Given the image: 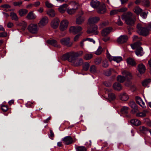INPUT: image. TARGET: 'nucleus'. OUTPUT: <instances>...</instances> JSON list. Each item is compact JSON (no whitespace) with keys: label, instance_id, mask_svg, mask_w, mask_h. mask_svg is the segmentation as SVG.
<instances>
[{"label":"nucleus","instance_id":"f257e3e1","mask_svg":"<svg viewBox=\"0 0 151 151\" xmlns=\"http://www.w3.org/2000/svg\"><path fill=\"white\" fill-rule=\"evenodd\" d=\"M122 19L125 21L126 23L129 25H132L136 21L135 17L130 12L122 16Z\"/></svg>","mask_w":151,"mask_h":151},{"label":"nucleus","instance_id":"f03ea898","mask_svg":"<svg viewBox=\"0 0 151 151\" xmlns=\"http://www.w3.org/2000/svg\"><path fill=\"white\" fill-rule=\"evenodd\" d=\"M151 29V24H149L148 27H143L141 24H139L137 26V32L139 35L144 36L148 35L149 31Z\"/></svg>","mask_w":151,"mask_h":151},{"label":"nucleus","instance_id":"7ed1b4c3","mask_svg":"<svg viewBox=\"0 0 151 151\" xmlns=\"http://www.w3.org/2000/svg\"><path fill=\"white\" fill-rule=\"evenodd\" d=\"M141 44V42L139 41L131 45L132 49H136L135 52L136 55L138 56H142L144 54L142 47L140 46Z\"/></svg>","mask_w":151,"mask_h":151},{"label":"nucleus","instance_id":"20e7f679","mask_svg":"<svg viewBox=\"0 0 151 151\" xmlns=\"http://www.w3.org/2000/svg\"><path fill=\"white\" fill-rule=\"evenodd\" d=\"M122 74L125 77L120 75L118 76L117 77V80L120 82L123 83L125 80L129 81L132 78V75L129 72L124 70L122 72Z\"/></svg>","mask_w":151,"mask_h":151},{"label":"nucleus","instance_id":"39448f33","mask_svg":"<svg viewBox=\"0 0 151 151\" xmlns=\"http://www.w3.org/2000/svg\"><path fill=\"white\" fill-rule=\"evenodd\" d=\"M73 58L72 60H70V62L72 65L75 66H78L81 65L83 63V60L81 58H77L74 55Z\"/></svg>","mask_w":151,"mask_h":151},{"label":"nucleus","instance_id":"423d86ee","mask_svg":"<svg viewBox=\"0 0 151 151\" xmlns=\"http://www.w3.org/2000/svg\"><path fill=\"white\" fill-rule=\"evenodd\" d=\"M27 29L31 33L36 34L37 33L38 28L37 24L35 23H30L28 26Z\"/></svg>","mask_w":151,"mask_h":151},{"label":"nucleus","instance_id":"0eeeda50","mask_svg":"<svg viewBox=\"0 0 151 151\" xmlns=\"http://www.w3.org/2000/svg\"><path fill=\"white\" fill-rule=\"evenodd\" d=\"M48 18L47 16L43 17L40 19L38 23V26L40 27H44L48 24Z\"/></svg>","mask_w":151,"mask_h":151},{"label":"nucleus","instance_id":"6e6552de","mask_svg":"<svg viewBox=\"0 0 151 151\" xmlns=\"http://www.w3.org/2000/svg\"><path fill=\"white\" fill-rule=\"evenodd\" d=\"M107 11L106 6L103 3H101L97 9V12L99 14L105 13Z\"/></svg>","mask_w":151,"mask_h":151},{"label":"nucleus","instance_id":"1a4fd4ad","mask_svg":"<svg viewBox=\"0 0 151 151\" xmlns=\"http://www.w3.org/2000/svg\"><path fill=\"white\" fill-rule=\"evenodd\" d=\"M82 29V27L80 26H71L69 30L70 32L75 34L79 33Z\"/></svg>","mask_w":151,"mask_h":151},{"label":"nucleus","instance_id":"9d476101","mask_svg":"<svg viewBox=\"0 0 151 151\" xmlns=\"http://www.w3.org/2000/svg\"><path fill=\"white\" fill-rule=\"evenodd\" d=\"M68 22L66 20H64L62 21L60 26V29L61 31H63L66 30L68 26Z\"/></svg>","mask_w":151,"mask_h":151},{"label":"nucleus","instance_id":"9b49d317","mask_svg":"<svg viewBox=\"0 0 151 151\" xmlns=\"http://www.w3.org/2000/svg\"><path fill=\"white\" fill-rule=\"evenodd\" d=\"M60 42L62 45L68 47L71 46L72 44V43L70 42V38L68 37L62 39L61 40Z\"/></svg>","mask_w":151,"mask_h":151},{"label":"nucleus","instance_id":"f8f14e48","mask_svg":"<svg viewBox=\"0 0 151 151\" xmlns=\"http://www.w3.org/2000/svg\"><path fill=\"white\" fill-rule=\"evenodd\" d=\"M97 27L96 25H93L89 27L87 31V32L88 34L93 33L95 35H97L98 34V32L97 30Z\"/></svg>","mask_w":151,"mask_h":151},{"label":"nucleus","instance_id":"ddd939ff","mask_svg":"<svg viewBox=\"0 0 151 151\" xmlns=\"http://www.w3.org/2000/svg\"><path fill=\"white\" fill-rule=\"evenodd\" d=\"M74 54L71 53H67L63 55L62 59L63 60H68L70 62V60H72L73 58Z\"/></svg>","mask_w":151,"mask_h":151},{"label":"nucleus","instance_id":"4468645a","mask_svg":"<svg viewBox=\"0 0 151 151\" xmlns=\"http://www.w3.org/2000/svg\"><path fill=\"white\" fill-rule=\"evenodd\" d=\"M135 100L137 103L142 107L143 108H146L145 102L143 101L141 97L138 96H136Z\"/></svg>","mask_w":151,"mask_h":151},{"label":"nucleus","instance_id":"2eb2a0df","mask_svg":"<svg viewBox=\"0 0 151 151\" xmlns=\"http://www.w3.org/2000/svg\"><path fill=\"white\" fill-rule=\"evenodd\" d=\"M60 21L58 19L56 18L53 19L51 22V26L54 29H56L58 27Z\"/></svg>","mask_w":151,"mask_h":151},{"label":"nucleus","instance_id":"dca6fc26","mask_svg":"<svg viewBox=\"0 0 151 151\" xmlns=\"http://www.w3.org/2000/svg\"><path fill=\"white\" fill-rule=\"evenodd\" d=\"M64 144L68 145L71 144L73 141L72 138L70 136H68L64 137L63 139Z\"/></svg>","mask_w":151,"mask_h":151},{"label":"nucleus","instance_id":"f3484780","mask_svg":"<svg viewBox=\"0 0 151 151\" xmlns=\"http://www.w3.org/2000/svg\"><path fill=\"white\" fill-rule=\"evenodd\" d=\"M127 8H122L118 10H112L110 11V14L111 16H113L119 12H125L127 10Z\"/></svg>","mask_w":151,"mask_h":151},{"label":"nucleus","instance_id":"a211bd4d","mask_svg":"<svg viewBox=\"0 0 151 151\" xmlns=\"http://www.w3.org/2000/svg\"><path fill=\"white\" fill-rule=\"evenodd\" d=\"M128 39V37L127 35H122L117 39V41L119 43H123L126 42Z\"/></svg>","mask_w":151,"mask_h":151},{"label":"nucleus","instance_id":"6ab92c4d","mask_svg":"<svg viewBox=\"0 0 151 151\" xmlns=\"http://www.w3.org/2000/svg\"><path fill=\"white\" fill-rule=\"evenodd\" d=\"M129 105L130 107L133 109V110H132V111L133 113H134L137 111V106L134 101H130L129 103Z\"/></svg>","mask_w":151,"mask_h":151},{"label":"nucleus","instance_id":"aec40b11","mask_svg":"<svg viewBox=\"0 0 151 151\" xmlns=\"http://www.w3.org/2000/svg\"><path fill=\"white\" fill-rule=\"evenodd\" d=\"M100 20V18L98 17H90L88 20V22L89 24L97 23Z\"/></svg>","mask_w":151,"mask_h":151},{"label":"nucleus","instance_id":"412c9836","mask_svg":"<svg viewBox=\"0 0 151 151\" xmlns=\"http://www.w3.org/2000/svg\"><path fill=\"white\" fill-rule=\"evenodd\" d=\"M112 28L110 27H106L102 31L101 34L102 36L105 37L109 34L111 31Z\"/></svg>","mask_w":151,"mask_h":151},{"label":"nucleus","instance_id":"4be33fe9","mask_svg":"<svg viewBox=\"0 0 151 151\" xmlns=\"http://www.w3.org/2000/svg\"><path fill=\"white\" fill-rule=\"evenodd\" d=\"M137 69L141 74L144 73L146 70L145 67L142 63H140L138 65Z\"/></svg>","mask_w":151,"mask_h":151},{"label":"nucleus","instance_id":"5701e85b","mask_svg":"<svg viewBox=\"0 0 151 151\" xmlns=\"http://www.w3.org/2000/svg\"><path fill=\"white\" fill-rule=\"evenodd\" d=\"M119 96V99L122 101H126L128 100L129 98L128 95L124 92L120 93Z\"/></svg>","mask_w":151,"mask_h":151},{"label":"nucleus","instance_id":"b1692460","mask_svg":"<svg viewBox=\"0 0 151 151\" xmlns=\"http://www.w3.org/2000/svg\"><path fill=\"white\" fill-rule=\"evenodd\" d=\"M37 17L36 15L33 13V12L31 11L28 13L26 18L28 19L32 20L35 19Z\"/></svg>","mask_w":151,"mask_h":151},{"label":"nucleus","instance_id":"393cba45","mask_svg":"<svg viewBox=\"0 0 151 151\" xmlns=\"http://www.w3.org/2000/svg\"><path fill=\"white\" fill-rule=\"evenodd\" d=\"M18 26L21 27V29L24 31L26 29L27 26V23L24 21H22L20 22L17 24Z\"/></svg>","mask_w":151,"mask_h":151},{"label":"nucleus","instance_id":"a878e982","mask_svg":"<svg viewBox=\"0 0 151 151\" xmlns=\"http://www.w3.org/2000/svg\"><path fill=\"white\" fill-rule=\"evenodd\" d=\"M100 4L98 1H91L90 2L91 6L94 8H98Z\"/></svg>","mask_w":151,"mask_h":151},{"label":"nucleus","instance_id":"bb28decb","mask_svg":"<svg viewBox=\"0 0 151 151\" xmlns=\"http://www.w3.org/2000/svg\"><path fill=\"white\" fill-rule=\"evenodd\" d=\"M113 88L116 90L119 91L122 88L121 84L119 83L116 82L114 84L113 86Z\"/></svg>","mask_w":151,"mask_h":151},{"label":"nucleus","instance_id":"cd10ccee","mask_svg":"<svg viewBox=\"0 0 151 151\" xmlns=\"http://www.w3.org/2000/svg\"><path fill=\"white\" fill-rule=\"evenodd\" d=\"M85 18L84 17L79 16L76 19V22L77 24H81L84 21Z\"/></svg>","mask_w":151,"mask_h":151},{"label":"nucleus","instance_id":"c85d7f7f","mask_svg":"<svg viewBox=\"0 0 151 151\" xmlns=\"http://www.w3.org/2000/svg\"><path fill=\"white\" fill-rule=\"evenodd\" d=\"M67 6V4H63L60 6L58 8V10L60 13H63L65 11L66 9Z\"/></svg>","mask_w":151,"mask_h":151},{"label":"nucleus","instance_id":"c756f323","mask_svg":"<svg viewBox=\"0 0 151 151\" xmlns=\"http://www.w3.org/2000/svg\"><path fill=\"white\" fill-rule=\"evenodd\" d=\"M130 122L132 124L136 126H138L141 124V122L137 119H132L130 121Z\"/></svg>","mask_w":151,"mask_h":151},{"label":"nucleus","instance_id":"7c9ffc66","mask_svg":"<svg viewBox=\"0 0 151 151\" xmlns=\"http://www.w3.org/2000/svg\"><path fill=\"white\" fill-rule=\"evenodd\" d=\"M47 42L49 44L53 45L55 47H58V45L57 44V41L54 40H49L47 41Z\"/></svg>","mask_w":151,"mask_h":151},{"label":"nucleus","instance_id":"2f4dec72","mask_svg":"<svg viewBox=\"0 0 151 151\" xmlns=\"http://www.w3.org/2000/svg\"><path fill=\"white\" fill-rule=\"evenodd\" d=\"M46 13L50 17H54L55 15V12L52 9H50L47 11Z\"/></svg>","mask_w":151,"mask_h":151},{"label":"nucleus","instance_id":"473e14b6","mask_svg":"<svg viewBox=\"0 0 151 151\" xmlns=\"http://www.w3.org/2000/svg\"><path fill=\"white\" fill-rule=\"evenodd\" d=\"M127 63L132 66H135L136 63L134 59L129 58L127 59Z\"/></svg>","mask_w":151,"mask_h":151},{"label":"nucleus","instance_id":"72a5a7b5","mask_svg":"<svg viewBox=\"0 0 151 151\" xmlns=\"http://www.w3.org/2000/svg\"><path fill=\"white\" fill-rule=\"evenodd\" d=\"M78 7L70 9L68 8L67 10V12L69 14H73L75 13Z\"/></svg>","mask_w":151,"mask_h":151},{"label":"nucleus","instance_id":"f704fd0d","mask_svg":"<svg viewBox=\"0 0 151 151\" xmlns=\"http://www.w3.org/2000/svg\"><path fill=\"white\" fill-rule=\"evenodd\" d=\"M147 111V110H144L143 111L137 114L136 116L138 117H144L146 115V114Z\"/></svg>","mask_w":151,"mask_h":151},{"label":"nucleus","instance_id":"c9c22d12","mask_svg":"<svg viewBox=\"0 0 151 151\" xmlns=\"http://www.w3.org/2000/svg\"><path fill=\"white\" fill-rule=\"evenodd\" d=\"M28 11L25 9H21L19 11V13L21 16H24L27 13Z\"/></svg>","mask_w":151,"mask_h":151},{"label":"nucleus","instance_id":"e433bc0d","mask_svg":"<svg viewBox=\"0 0 151 151\" xmlns=\"http://www.w3.org/2000/svg\"><path fill=\"white\" fill-rule=\"evenodd\" d=\"M76 151H86L87 149L84 146H76L75 147Z\"/></svg>","mask_w":151,"mask_h":151},{"label":"nucleus","instance_id":"4c0bfd02","mask_svg":"<svg viewBox=\"0 0 151 151\" xmlns=\"http://www.w3.org/2000/svg\"><path fill=\"white\" fill-rule=\"evenodd\" d=\"M139 130L141 132L144 134L146 133L150 130L144 126L140 127L139 128Z\"/></svg>","mask_w":151,"mask_h":151},{"label":"nucleus","instance_id":"58836bf2","mask_svg":"<svg viewBox=\"0 0 151 151\" xmlns=\"http://www.w3.org/2000/svg\"><path fill=\"white\" fill-rule=\"evenodd\" d=\"M129 108L127 106H124L121 109V111L122 114H125L128 112Z\"/></svg>","mask_w":151,"mask_h":151},{"label":"nucleus","instance_id":"ea45409f","mask_svg":"<svg viewBox=\"0 0 151 151\" xmlns=\"http://www.w3.org/2000/svg\"><path fill=\"white\" fill-rule=\"evenodd\" d=\"M134 12L137 15H139L142 12V9L138 7H135L133 10Z\"/></svg>","mask_w":151,"mask_h":151},{"label":"nucleus","instance_id":"a19ab883","mask_svg":"<svg viewBox=\"0 0 151 151\" xmlns=\"http://www.w3.org/2000/svg\"><path fill=\"white\" fill-rule=\"evenodd\" d=\"M10 16L12 20L17 21L18 19V18L17 14L14 12H11L10 14Z\"/></svg>","mask_w":151,"mask_h":151},{"label":"nucleus","instance_id":"79ce46f5","mask_svg":"<svg viewBox=\"0 0 151 151\" xmlns=\"http://www.w3.org/2000/svg\"><path fill=\"white\" fill-rule=\"evenodd\" d=\"M150 82H151V79H148L142 82V84L143 86H146Z\"/></svg>","mask_w":151,"mask_h":151},{"label":"nucleus","instance_id":"37998d69","mask_svg":"<svg viewBox=\"0 0 151 151\" xmlns=\"http://www.w3.org/2000/svg\"><path fill=\"white\" fill-rule=\"evenodd\" d=\"M93 55L91 54L86 53L83 57V58L86 60H89L92 58Z\"/></svg>","mask_w":151,"mask_h":151},{"label":"nucleus","instance_id":"c03bdc74","mask_svg":"<svg viewBox=\"0 0 151 151\" xmlns=\"http://www.w3.org/2000/svg\"><path fill=\"white\" fill-rule=\"evenodd\" d=\"M70 4H71L72 6H73L74 8L78 7V8L79 4L77 2L75 1H72L70 3Z\"/></svg>","mask_w":151,"mask_h":151},{"label":"nucleus","instance_id":"a18cd8bd","mask_svg":"<svg viewBox=\"0 0 151 151\" xmlns=\"http://www.w3.org/2000/svg\"><path fill=\"white\" fill-rule=\"evenodd\" d=\"M108 98L110 101L113 100L116 98V96L114 93H110L108 94Z\"/></svg>","mask_w":151,"mask_h":151},{"label":"nucleus","instance_id":"49530a36","mask_svg":"<svg viewBox=\"0 0 151 151\" xmlns=\"http://www.w3.org/2000/svg\"><path fill=\"white\" fill-rule=\"evenodd\" d=\"M122 60V58L120 56L113 57V60L117 63H119Z\"/></svg>","mask_w":151,"mask_h":151},{"label":"nucleus","instance_id":"de8ad7c7","mask_svg":"<svg viewBox=\"0 0 151 151\" xmlns=\"http://www.w3.org/2000/svg\"><path fill=\"white\" fill-rule=\"evenodd\" d=\"M90 65L87 62L85 63L83 65V70L84 71H86L88 70L89 68Z\"/></svg>","mask_w":151,"mask_h":151},{"label":"nucleus","instance_id":"09e8293b","mask_svg":"<svg viewBox=\"0 0 151 151\" xmlns=\"http://www.w3.org/2000/svg\"><path fill=\"white\" fill-rule=\"evenodd\" d=\"M103 49L101 46L99 47L97 50L95 52V54L97 55H99L101 54Z\"/></svg>","mask_w":151,"mask_h":151},{"label":"nucleus","instance_id":"8fccbe9b","mask_svg":"<svg viewBox=\"0 0 151 151\" xmlns=\"http://www.w3.org/2000/svg\"><path fill=\"white\" fill-rule=\"evenodd\" d=\"M90 71L91 73H94L96 72V68L95 65H91L90 68Z\"/></svg>","mask_w":151,"mask_h":151},{"label":"nucleus","instance_id":"3c124183","mask_svg":"<svg viewBox=\"0 0 151 151\" xmlns=\"http://www.w3.org/2000/svg\"><path fill=\"white\" fill-rule=\"evenodd\" d=\"M141 3L142 5L145 7H148L150 5L149 1H142Z\"/></svg>","mask_w":151,"mask_h":151},{"label":"nucleus","instance_id":"603ef678","mask_svg":"<svg viewBox=\"0 0 151 151\" xmlns=\"http://www.w3.org/2000/svg\"><path fill=\"white\" fill-rule=\"evenodd\" d=\"M102 66L103 67L107 68L109 66L108 62L107 60H105L102 62Z\"/></svg>","mask_w":151,"mask_h":151},{"label":"nucleus","instance_id":"864d4df0","mask_svg":"<svg viewBox=\"0 0 151 151\" xmlns=\"http://www.w3.org/2000/svg\"><path fill=\"white\" fill-rule=\"evenodd\" d=\"M114 71V70L112 69H110L108 70L105 72L104 74L106 76H109L111 75V71Z\"/></svg>","mask_w":151,"mask_h":151},{"label":"nucleus","instance_id":"5fc2aeb1","mask_svg":"<svg viewBox=\"0 0 151 151\" xmlns=\"http://www.w3.org/2000/svg\"><path fill=\"white\" fill-rule=\"evenodd\" d=\"M22 3V2L21 1H15L13 3L14 5L15 6H20Z\"/></svg>","mask_w":151,"mask_h":151},{"label":"nucleus","instance_id":"6e6d98bb","mask_svg":"<svg viewBox=\"0 0 151 151\" xmlns=\"http://www.w3.org/2000/svg\"><path fill=\"white\" fill-rule=\"evenodd\" d=\"M148 14V12H143L140 14L141 16L144 19H145L147 16V15Z\"/></svg>","mask_w":151,"mask_h":151},{"label":"nucleus","instance_id":"4d7b16f0","mask_svg":"<svg viewBox=\"0 0 151 151\" xmlns=\"http://www.w3.org/2000/svg\"><path fill=\"white\" fill-rule=\"evenodd\" d=\"M45 5L47 8H52L53 7V5L50 3L48 1H47L45 2Z\"/></svg>","mask_w":151,"mask_h":151},{"label":"nucleus","instance_id":"13d9d810","mask_svg":"<svg viewBox=\"0 0 151 151\" xmlns=\"http://www.w3.org/2000/svg\"><path fill=\"white\" fill-rule=\"evenodd\" d=\"M101 61V58H97L94 60V62L96 64L98 65L100 64Z\"/></svg>","mask_w":151,"mask_h":151},{"label":"nucleus","instance_id":"bf43d9fd","mask_svg":"<svg viewBox=\"0 0 151 151\" xmlns=\"http://www.w3.org/2000/svg\"><path fill=\"white\" fill-rule=\"evenodd\" d=\"M1 109L4 111L6 112L7 110L8 109L7 106L3 105L1 106Z\"/></svg>","mask_w":151,"mask_h":151},{"label":"nucleus","instance_id":"052dcab7","mask_svg":"<svg viewBox=\"0 0 151 151\" xmlns=\"http://www.w3.org/2000/svg\"><path fill=\"white\" fill-rule=\"evenodd\" d=\"M116 24L119 26H122L123 25V23L122 22L120 17L118 19L117 22H116Z\"/></svg>","mask_w":151,"mask_h":151},{"label":"nucleus","instance_id":"680f3d73","mask_svg":"<svg viewBox=\"0 0 151 151\" xmlns=\"http://www.w3.org/2000/svg\"><path fill=\"white\" fill-rule=\"evenodd\" d=\"M141 39L139 38L136 35L134 36L133 37V40L134 41H137Z\"/></svg>","mask_w":151,"mask_h":151},{"label":"nucleus","instance_id":"e2e57ef3","mask_svg":"<svg viewBox=\"0 0 151 151\" xmlns=\"http://www.w3.org/2000/svg\"><path fill=\"white\" fill-rule=\"evenodd\" d=\"M86 41L85 39H83L82 41L80 42V46L82 48H83L84 46V42Z\"/></svg>","mask_w":151,"mask_h":151},{"label":"nucleus","instance_id":"0e129e2a","mask_svg":"<svg viewBox=\"0 0 151 151\" xmlns=\"http://www.w3.org/2000/svg\"><path fill=\"white\" fill-rule=\"evenodd\" d=\"M107 57L110 61H111L113 60V57L111 56L109 53L107 54Z\"/></svg>","mask_w":151,"mask_h":151},{"label":"nucleus","instance_id":"69168bd1","mask_svg":"<svg viewBox=\"0 0 151 151\" xmlns=\"http://www.w3.org/2000/svg\"><path fill=\"white\" fill-rule=\"evenodd\" d=\"M13 26V24L11 22H9L7 24V27L8 28H11Z\"/></svg>","mask_w":151,"mask_h":151},{"label":"nucleus","instance_id":"338daca9","mask_svg":"<svg viewBox=\"0 0 151 151\" xmlns=\"http://www.w3.org/2000/svg\"><path fill=\"white\" fill-rule=\"evenodd\" d=\"M82 33V32L81 34H78L75 36L74 39V40L75 41H77L78 40L79 37L81 35Z\"/></svg>","mask_w":151,"mask_h":151},{"label":"nucleus","instance_id":"774afa93","mask_svg":"<svg viewBox=\"0 0 151 151\" xmlns=\"http://www.w3.org/2000/svg\"><path fill=\"white\" fill-rule=\"evenodd\" d=\"M83 51H81L76 53V55L77 56H81L83 54Z\"/></svg>","mask_w":151,"mask_h":151}]
</instances>
